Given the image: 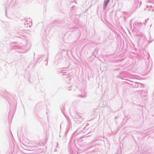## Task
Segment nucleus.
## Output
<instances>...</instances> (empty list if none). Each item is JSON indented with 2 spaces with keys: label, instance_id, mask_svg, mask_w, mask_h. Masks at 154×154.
<instances>
[{
  "label": "nucleus",
  "instance_id": "3",
  "mask_svg": "<svg viewBox=\"0 0 154 154\" xmlns=\"http://www.w3.org/2000/svg\"><path fill=\"white\" fill-rule=\"evenodd\" d=\"M31 21V20L30 18H29L27 20H26V22H25V27H30L32 26Z\"/></svg>",
  "mask_w": 154,
  "mask_h": 154
},
{
  "label": "nucleus",
  "instance_id": "1",
  "mask_svg": "<svg viewBox=\"0 0 154 154\" xmlns=\"http://www.w3.org/2000/svg\"><path fill=\"white\" fill-rule=\"evenodd\" d=\"M28 43L27 41L26 40L24 41L18 45L15 46L14 48H18L22 49L21 51H19L21 53H24L26 51H27V50L25 49V47L27 46V44Z\"/></svg>",
  "mask_w": 154,
  "mask_h": 154
},
{
  "label": "nucleus",
  "instance_id": "4",
  "mask_svg": "<svg viewBox=\"0 0 154 154\" xmlns=\"http://www.w3.org/2000/svg\"><path fill=\"white\" fill-rule=\"evenodd\" d=\"M69 73L68 72V71L65 70H63L61 72V74L63 76H69Z\"/></svg>",
  "mask_w": 154,
  "mask_h": 154
},
{
  "label": "nucleus",
  "instance_id": "6",
  "mask_svg": "<svg viewBox=\"0 0 154 154\" xmlns=\"http://www.w3.org/2000/svg\"><path fill=\"white\" fill-rule=\"evenodd\" d=\"M148 20V19H147L146 20H145V22H144V24H146V22H147V21Z\"/></svg>",
  "mask_w": 154,
  "mask_h": 154
},
{
  "label": "nucleus",
  "instance_id": "5",
  "mask_svg": "<svg viewBox=\"0 0 154 154\" xmlns=\"http://www.w3.org/2000/svg\"><path fill=\"white\" fill-rule=\"evenodd\" d=\"M109 0H104V5L103 6V9H105L107 6L108 3L109 2Z\"/></svg>",
  "mask_w": 154,
  "mask_h": 154
},
{
  "label": "nucleus",
  "instance_id": "7",
  "mask_svg": "<svg viewBox=\"0 0 154 154\" xmlns=\"http://www.w3.org/2000/svg\"><path fill=\"white\" fill-rule=\"evenodd\" d=\"M86 97V96L85 95V96H82V97H83V98H84V97Z\"/></svg>",
  "mask_w": 154,
  "mask_h": 154
},
{
  "label": "nucleus",
  "instance_id": "2",
  "mask_svg": "<svg viewBox=\"0 0 154 154\" xmlns=\"http://www.w3.org/2000/svg\"><path fill=\"white\" fill-rule=\"evenodd\" d=\"M146 10L148 11H154V2H151L149 1L148 2Z\"/></svg>",
  "mask_w": 154,
  "mask_h": 154
}]
</instances>
